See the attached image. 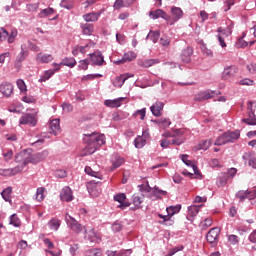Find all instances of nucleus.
<instances>
[{
    "label": "nucleus",
    "mask_w": 256,
    "mask_h": 256,
    "mask_svg": "<svg viewBox=\"0 0 256 256\" xmlns=\"http://www.w3.org/2000/svg\"><path fill=\"white\" fill-rule=\"evenodd\" d=\"M84 155H93L102 145H105V136L103 134L91 133L84 135Z\"/></svg>",
    "instance_id": "nucleus-1"
},
{
    "label": "nucleus",
    "mask_w": 256,
    "mask_h": 256,
    "mask_svg": "<svg viewBox=\"0 0 256 256\" xmlns=\"http://www.w3.org/2000/svg\"><path fill=\"white\" fill-rule=\"evenodd\" d=\"M19 32L17 29H11L10 32L5 28H0V41H7V43H15V39H17V35Z\"/></svg>",
    "instance_id": "nucleus-2"
},
{
    "label": "nucleus",
    "mask_w": 256,
    "mask_h": 256,
    "mask_svg": "<svg viewBox=\"0 0 256 256\" xmlns=\"http://www.w3.org/2000/svg\"><path fill=\"white\" fill-rule=\"evenodd\" d=\"M16 163H22V167H27L29 163H33V156H31V151L23 150L16 154L15 156Z\"/></svg>",
    "instance_id": "nucleus-3"
},
{
    "label": "nucleus",
    "mask_w": 256,
    "mask_h": 256,
    "mask_svg": "<svg viewBox=\"0 0 256 256\" xmlns=\"http://www.w3.org/2000/svg\"><path fill=\"white\" fill-rule=\"evenodd\" d=\"M221 234V229L218 227L212 228L206 235V241L212 246L217 247V243H219V235Z\"/></svg>",
    "instance_id": "nucleus-4"
},
{
    "label": "nucleus",
    "mask_w": 256,
    "mask_h": 256,
    "mask_svg": "<svg viewBox=\"0 0 256 256\" xmlns=\"http://www.w3.org/2000/svg\"><path fill=\"white\" fill-rule=\"evenodd\" d=\"M65 221L69 229H71V231H74V233H81V231H83V225H81V223H78V221H76V219L73 218L71 215L66 214Z\"/></svg>",
    "instance_id": "nucleus-5"
},
{
    "label": "nucleus",
    "mask_w": 256,
    "mask_h": 256,
    "mask_svg": "<svg viewBox=\"0 0 256 256\" xmlns=\"http://www.w3.org/2000/svg\"><path fill=\"white\" fill-rule=\"evenodd\" d=\"M20 49L21 51L16 57V63H15L16 68L21 67V63L25 61L27 57H29V48H27V43L21 44Z\"/></svg>",
    "instance_id": "nucleus-6"
},
{
    "label": "nucleus",
    "mask_w": 256,
    "mask_h": 256,
    "mask_svg": "<svg viewBox=\"0 0 256 256\" xmlns=\"http://www.w3.org/2000/svg\"><path fill=\"white\" fill-rule=\"evenodd\" d=\"M239 69L235 65L226 66L222 72V80L229 81V79H233L235 75H237Z\"/></svg>",
    "instance_id": "nucleus-7"
},
{
    "label": "nucleus",
    "mask_w": 256,
    "mask_h": 256,
    "mask_svg": "<svg viewBox=\"0 0 256 256\" xmlns=\"http://www.w3.org/2000/svg\"><path fill=\"white\" fill-rule=\"evenodd\" d=\"M20 125H28L29 127H36L37 117L34 114H24L19 119Z\"/></svg>",
    "instance_id": "nucleus-8"
},
{
    "label": "nucleus",
    "mask_w": 256,
    "mask_h": 256,
    "mask_svg": "<svg viewBox=\"0 0 256 256\" xmlns=\"http://www.w3.org/2000/svg\"><path fill=\"white\" fill-rule=\"evenodd\" d=\"M89 55L92 67H102L103 63H105V58L101 51H95Z\"/></svg>",
    "instance_id": "nucleus-9"
},
{
    "label": "nucleus",
    "mask_w": 256,
    "mask_h": 256,
    "mask_svg": "<svg viewBox=\"0 0 256 256\" xmlns=\"http://www.w3.org/2000/svg\"><path fill=\"white\" fill-rule=\"evenodd\" d=\"M217 95V92L214 90L202 91L194 96V101H207L208 99H213Z\"/></svg>",
    "instance_id": "nucleus-10"
},
{
    "label": "nucleus",
    "mask_w": 256,
    "mask_h": 256,
    "mask_svg": "<svg viewBox=\"0 0 256 256\" xmlns=\"http://www.w3.org/2000/svg\"><path fill=\"white\" fill-rule=\"evenodd\" d=\"M114 201H117L119 203V209H127V207L131 206V202L127 201V195L125 193H119L114 195Z\"/></svg>",
    "instance_id": "nucleus-11"
},
{
    "label": "nucleus",
    "mask_w": 256,
    "mask_h": 256,
    "mask_svg": "<svg viewBox=\"0 0 256 256\" xmlns=\"http://www.w3.org/2000/svg\"><path fill=\"white\" fill-rule=\"evenodd\" d=\"M60 199L61 201H65L66 203H71L73 201V190H71V187L65 186L60 191Z\"/></svg>",
    "instance_id": "nucleus-12"
},
{
    "label": "nucleus",
    "mask_w": 256,
    "mask_h": 256,
    "mask_svg": "<svg viewBox=\"0 0 256 256\" xmlns=\"http://www.w3.org/2000/svg\"><path fill=\"white\" fill-rule=\"evenodd\" d=\"M248 118H244L242 121L246 123V125H256V115L255 111H253V103L249 102L248 107Z\"/></svg>",
    "instance_id": "nucleus-13"
},
{
    "label": "nucleus",
    "mask_w": 256,
    "mask_h": 256,
    "mask_svg": "<svg viewBox=\"0 0 256 256\" xmlns=\"http://www.w3.org/2000/svg\"><path fill=\"white\" fill-rule=\"evenodd\" d=\"M202 205H191L188 207L186 218L188 221H195V218L199 214Z\"/></svg>",
    "instance_id": "nucleus-14"
},
{
    "label": "nucleus",
    "mask_w": 256,
    "mask_h": 256,
    "mask_svg": "<svg viewBox=\"0 0 256 256\" xmlns=\"http://www.w3.org/2000/svg\"><path fill=\"white\" fill-rule=\"evenodd\" d=\"M164 107H165V103H163L161 101H156L150 107V111H151L152 115H154V117H161V115H163L162 111H163Z\"/></svg>",
    "instance_id": "nucleus-15"
},
{
    "label": "nucleus",
    "mask_w": 256,
    "mask_h": 256,
    "mask_svg": "<svg viewBox=\"0 0 256 256\" xmlns=\"http://www.w3.org/2000/svg\"><path fill=\"white\" fill-rule=\"evenodd\" d=\"M180 159L183 163L187 165V167H192L194 171V175H198V177H201V172L199 171V168L189 160V155L182 154L180 155Z\"/></svg>",
    "instance_id": "nucleus-16"
},
{
    "label": "nucleus",
    "mask_w": 256,
    "mask_h": 256,
    "mask_svg": "<svg viewBox=\"0 0 256 256\" xmlns=\"http://www.w3.org/2000/svg\"><path fill=\"white\" fill-rule=\"evenodd\" d=\"M111 163H112V166H111L110 170L115 171V169H119V167L125 163V158H123L117 154H114L111 157Z\"/></svg>",
    "instance_id": "nucleus-17"
},
{
    "label": "nucleus",
    "mask_w": 256,
    "mask_h": 256,
    "mask_svg": "<svg viewBox=\"0 0 256 256\" xmlns=\"http://www.w3.org/2000/svg\"><path fill=\"white\" fill-rule=\"evenodd\" d=\"M0 92L4 97H11L13 95V84L4 82L0 85Z\"/></svg>",
    "instance_id": "nucleus-18"
},
{
    "label": "nucleus",
    "mask_w": 256,
    "mask_h": 256,
    "mask_svg": "<svg viewBox=\"0 0 256 256\" xmlns=\"http://www.w3.org/2000/svg\"><path fill=\"white\" fill-rule=\"evenodd\" d=\"M149 17L154 20L159 19V17H161V19H164L165 21H169V15H167V13H165V11H163L162 9L150 11Z\"/></svg>",
    "instance_id": "nucleus-19"
},
{
    "label": "nucleus",
    "mask_w": 256,
    "mask_h": 256,
    "mask_svg": "<svg viewBox=\"0 0 256 256\" xmlns=\"http://www.w3.org/2000/svg\"><path fill=\"white\" fill-rule=\"evenodd\" d=\"M47 157H49V151L47 150L36 153L34 156H32V164L37 165V163H41V161H45Z\"/></svg>",
    "instance_id": "nucleus-20"
},
{
    "label": "nucleus",
    "mask_w": 256,
    "mask_h": 256,
    "mask_svg": "<svg viewBox=\"0 0 256 256\" xmlns=\"http://www.w3.org/2000/svg\"><path fill=\"white\" fill-rule=\"evenodd\" d=\"M123 101H125V98L119 97L113 100H105L104 105L106 107H110L111 109H115L117 107H121V103H123Z\"/></svg>",
    "instance_id": "nucleus-21"
},
{
    "label": "nucleus",
    "mask_w": 256,
    "mask_h": 256,
    "mask_svg": "<svg viewBox=\"0 0 256 256\" xmlns=\"http://www.w3.org/2000/svg\"><path fill=\"white\" fill-rule=\"evenodd\" d=\"M99 17H101V12H90L83 15L86 23H95V21H99Z\"/></svg>",
    "instance_id": "nucleus-22"
},
{
    "label": "nucleus",
    "mask_w": 256,
    "mask_h": 256,
    "mask_svg": "<svg viewBox=\"0 0 256 256\" xmlns=\"http://www.w3.org/2000/svg\"><path fill=\"white\" fill-rule=\"evenodd\" d=\"M137 57V54H135V52L133 51H129L124 53L122 59H119L116 61V65H123V63L127 62V61H133V59H135Z\"/></svg>",
    "instance_id": "nucleus-23"
},
{
    "label": "nucleus",
    "mask_w": 256,
    "mask_h": 256,
    "mask_svg": "<svg viewBox=\"0 0 256 256\" xmlns=\"http://www.w3.org/2000/svg\"><path fill=\"white\" fill-rule=\"evenodd\" d=\"M191 55H193V48H185L181 53V59L183 63H191Z\"/></svg>",
    "instance_id": "nucleus-24"
},
{
    "label": "nucleus",
    "mask_w": 256,
    "mask_h": 256,
    "mask_svg": "<svg viewBox=\"0 0 256 256\" xmlns=\"http://www.w3.org/2000/svg\"><path fill=\"white\" fill-rule=\"evenodd\" d=\"M226 137L228 139V143H235L239 137H241V131L235 130V131H227Z\"/></svg>",
    "instance_id": "nucleus-25"
},
{
    "label": "nucleus",
    "mask_w": 256,
    "mask_h": 256,
    "mask_svg": "<svg viewBox=\"0 0 256 256\" xmlns=\"http://www.w3.org/2000/svg\"><path fill=\"white\" fill-rule=\"evenodd\" d=\"M36 61L38 63H51V61H53V55L38 53L36 56Z\"/></svg>",
    "instance_id": "nucleus-26"
},
{
    "label": "nucleus",
    "mask_w": 256,
    "mask_h": 256,
    "mask_svg": "<svg viewBox=\"0 0 256 256\" xmlns=\"http://www.w3.org/2000/svg\"><path fill=\"white\" fill-rule=\"evenodd\" d=\"M61 129L59 119H54L50 122V133L57 136Z\"/></svg>",
    "instance_id": "nucleus-27"
},
{
    "label": "nucleus",
    "mask_w": 256,
    "mask_h": 256,
    "mask_svg": "<svg viewBox=\"0 0 256 256\" xmlns=\"http://www.w3.org/2000/svg\"><path fill=\"white\" fill-rule=\"evenodd\" d=\"M80 28L82 29L83 35L91 36L93 35V31H95V26L93 24H80Z\"/></svg>",
    "instance_id": "nucleus-28"
},
{
    "label": "nucleus",
    "mask_w": 256,
    "mask_h": 256,
    "mask_svg": "<svg viewBox=\"0 0 256 256\" xmlns=\"http://www.w3.org/2000/svg\"><path fill=\"white\" fill-rule=\"evenodd\" d=\"M159 63H160L159 59H145V60L140 61L138 63V65L140 67L149 68V67H153V65H157Z\"/></svg>",
    "instance_id": "nucleus-29"
},
{
    "label": "nucleus",
    "mask_w": 256,
    "mask_h": 256,
    "mask_svg": "<svg viewBox=\"0 0 256 256\" xmlns=\"http://www.w3.org/2000/svg\"><path fill=\"white\" fill-rule=\"evenodd\" d=\"M251 193L252 192L249 190H240L236 193V197L240 199L241 203H243L245 199H253V197H251Z\"/></svg>",
    "instance_id": "nucleus-30"
},
{
    "label": "nucleus",
    "mask_w": 256,
    "mask_h": 256,
    "mask_svg": "<svg viewBox=\"0 0 256 256\" xmlns=\"http://www.w3.org/2000/svg\"><path fill=\"white\" fill-rule=\"evenodd\" d=\"M86 239H88V241H90V243H100L101 242V237H99L97 235V233H95V230H90L86 235Z\"/></svg>",
    "instance_id": "nucleus-31"
},
{
    "label": "nucleus",
    "mask_w": 256,
    "mask_h": 256,
    "mask_svg": "<svg viewBox=\"0 0 256 256\" xmlns=\"http://www.w3.org/2000/svg\"><path fill=\"white\" fill-rule=\"evenodd\" d=\"M60 65H64L65 67H70V69H73V67L77 65V60H75L73 57H66L62 59Z\"/></svg>",
    "instance_id": "nucleus-32"
},
{
    "label": "nucleus",
    "mask_w": 256,
    "mask_h": 256,
    "mask_svg": "<svg viewBox=\"0 0 256 256\" xmlns=\"http://www.w3.org/2000/svg\"><path fill=\"white\" fill-rule=\"evenodd\" d=\"M48 227H49V229H51L52 231H59V228L61 227V220L56 219V218H52V219L48 222Z\"/></svg>",
    "instance_id": "nucleus-33"
},
{
    "label": "nucleus",
    "mask_w": 256,
    "mask_h": 256,
    "mask_svg": "<svg viewBox=\"0 0 256 256\" xmlns=\"http://www.w3.org/2000/svg\"><path fill=\"white\" fill-rule=\"evenodd\" d=\"M13 193V188L11 186L7 187L1 192V196L7 203H11V194Z\"/></svg>",
    "instance_id": "nucleus-34"
},
{
    "label": "nucleus",
    "mask_w": 256,
    "mask_h": 256,
    "mask_svg": "<svg viewBox=\"0 0 256 256\" xmlns=\"http://www.w3.org/2000/svg\"><path fill=\"white\" fill-rule=\"evenodd\" d=\"M138 189L142 193L143 197H151L149 194L151 193V191H153V188H151L149 184L138 185Z\"/></svg>",
    "instance_id": "nucleus-35"
},
{
    "label": "nucleus",
    "mask_w": 256,
    "mask_h": 256,
    "mask_svg": "<svg viewBox=\"0 0 256 256\" xmlns=\"http://www.w3.org/2000/svg\"><path fill=\"white\" fill-rule=\"evenodd\" d=\"M181 211V204H177L176 206H169L166 208L167 215L173 217V215L179 213Z\"/></svg>",
    "instance_id": "nucleus-36"
},
{
    "label": "nucleus",
    "mask_w": 256,
    "mask_h": 256,
    "mask_svg": "<svg viewBox=\"0 0 256 256\" xmlns=\"http://www.w3.org/2000/svg\"><path fill=\"white\" fill-rule=\"evenodd\" d=\"M55 73V70H46L44 74L40 76L39 83H45V81H49L50 77H53V74Z\"/></svg>",
    "instance_id": "nucleus-37"
},
{
    "label": "nucleus",
    "mask_w": 256,
    "mask_h": 256,
    "mask_svg": "<svg viewBox=\"0 0 256 256\" xmlns=\"http://www.w3.org/2000/svg\"><path fill=\"white\" fill-rule=\"evenodd\" d=\"M227 143H229V140L227 139L226 132H224V134H222L216 139L214 145L221 147V145H227Z\"/></svg>",
    "instance_id": "nucleus-38"
},
{
    "label": "nucleus",
    "mask_w": 256,
    "mask_h": 256,
    "mask_svg": "<svg viewBox=\"0 0 256 256\" xmlns=\"http://www.w3.org/2000/svg\"><path fill=\"white\" fill-rule=\"evenodd\" d=\"M134 145H135L136 149H143V147L147 145V139H145L141 136H138L134 140Z\"/></svg>",
    "instance_id": "nucleus-39"
},
{
    "label": "nucleus",
    "mask_w": 256,
    "mask_h": 256,
    "mask_svg": "<svg viewBox=\"0 0 256 256\" xmlns=\"http://www.w3.org/2000/svg\"><path fill=\"white\" fill-rule=\"evenodd\" d=\"M171 13L174 16V21H179V19L183 17V10H181L179 7H173L171 9Z\"/></svg>",
    "instance_id": "nucleus-40"
},
{
    "label": "nucleus",
    "mask_w": 256,
    "mask_h": 256,
    "mask_svg": "<svg viewBox=\"0 0 256 256\" xmlns=\"http://www.w3.org/2000/svg\"><path fill=\"white\" fill-rule=\"evenodd\" d=\"M227 181H229V177L227 174H225V172H222L218 177V186L225 187V185H227Z\"/></svg>",
    "instance_id": "nucleus-41"
},
{
    "label": "nucleus",
    "mask_w": 256,
    "mask_h": 256,
    "mask_svg": "<svg viewBox=\"0 0 256 256\" xmlns=\"http://www.w3.org/2000/svg\"><path fill=\"white\" fill-rule=\"evenodd\" d=\"M132 203H133V205H135L136 209H141V203H143V197H141L137 194H134L132 196Z\"/></svg>",
    "instance_id": "nucleus-42"
},
{
    "label": "nucleus",
    "mask_w": 256,
    "mask_h": 256,
    "mask_svg": "<svg viewBox=\"0 0 256 256\" xmlns=\"http://www.w3.org/2000/svg\"><path fill=\"white\" fill-rule=\"evenodd\" d=\"M222 37H229L231 33H233V28L231 26H228L227 28L223 29L222 27H219L217 30Z\"/></svg>",
    "instance_id": "nucleus-43"
},
{
    "label": "nucleus",
    "mask_w": 256,
    "mask_h": 256,
    "mask_svg": "<svg viewBox=\"0 0 256 256\" xmlns=\"http://www.w3.org/2000/svg\"><path fill=\"white\" fill-rule=\"evenodd\" d=\"M10 225H13V227H21V220L17 214H12L10 216Z\"/></svg>",
    "instance_id": "nucleus-44"
},
{
    "label": "nucleus",
    "mask_w": 256,
    "mask_h": 256,
    "mask_svg": "<svg viewBox=\"0 0 256 256\" xmlns=\"http://www.w3.org/2000/svg\"><path fill=\"white\" fill-rule=\"evenodd\" d=\"M146 39H150V41L157 43V41H159V32L150 30V32L146 36Z\"/></svg>",
    "instance_id": "nucleus-45"
},
{
    "label": "nucleus",
    "mask_w": 256,
    "mask_h": 256,
    "mask_svg": "<svg viewBox=\"0 0 256 256\" xmlns=\"http://www.w3.org/2000/svg\"><path fill=\"white\" fill-rule=\"evenodd\" d=\"M43 193H45V188L43 187L37 188L36 194H35L36 201L41 202L45 199V196L43 195Z\"/></svg>",
    "instance_id": "nucleus-46"
},
{
    "label": "nucleus",
    "mask_w": 256,
    "mask_h": 256,
    "mask_svg": "<svg viewBox=\"0 0 256 256\" xmlns=\"http://www.w3.org/2000/svg\"><path fill=\"white\" fill-rule=\"evenodd\" d=\"M158 217L160 219H163V221H159L160 225H165V223H169V225H173V220H171V217L169 214L163 215V214H158Z\"/></svg>",
    "instance_id": "nucleus-47"
},
{
    "label": "nucleus",
    "mask_w": 256,
    "mask_h": 256,
    "mask_svg": "<svg viewBox=\"0 0 256 256\" xmlns=\"http://www.w3.org/2000/svg\"><path fill=\"white\" fill-rule=\"evenodd\" d=\"M113 85L114 87H118V88H121L123 87V85H125V79L123 78L122 75L116 77L113 81Z\"/></svg>",
    "instance_id": "nucleus-48"
},
{
    "label": "nucleus",
    "mask_w": 256,
    "mask_h": 256,
    "mask_svg": "<svg viewBox=\"0 0 256 256\" xmlns=\"http://www.w3.org/2000/svg\"><path fill=\"white\" fill-rule=\"evenodd\" d=\"M27 49L30 51H34V53H39V51H41V48L39 46H37V44L31 42L30 40L27 41Z\"/></svg>",
    "instance_id": "nucleus-49"
},
{
    "label": "nucleus",
    "mask_w": 256,
    "mask_h": 256,
    "mask_svg": "<svg viewBox=\"0 0 256 256\" xmlns=\"http://www.w3.org/2000/svg\"><path fill=\"white\" fill-rule=\"evenodd\" d=\"M86 256H101V249L91 248L85 252Z\"/></svg>",
    "instance_id": "nucleus-50"
},
{
    "label": "nucleus",
    "mask_w": 256,
    "mask_h": 256,
    "mask_svg": "<svg viewBox=\"0 0 256 256\" xmlns=\"http://www.w3.org/2000/svg\"><path fill=\"white\" fill-rule=\"evenodd\" d=\"M84 171L87 175H90V177H95L96 179H99V172L93 171L90 166H86Z\"/></svg>",
    "instance_id": "nucleus-51"
},
{
    "label": "nucleus",
    "mask_w": 256,
    "mask_h": 256,
    "mask_svg": "<svg viewBox=\"0 0 256 256\" xmlns=\"http://www.w3.org/2000/svg\"><path fill=\"white\" fill-rule=\"evenodd\" d=\"M137 115H140V119L141 121H143L147 115V108H142L140 110H136L134 113H133V116L134 117H137Z\"/></svg>",
    "instance_id": "nucleus-52"
},
{
    "label": "nucleus",
    "mask_w": 256,
    "mask_h": 256,
    "mask_svg": "<svg viewBox=\"0 0 256 256\" xmlns=\"http://www.w3.org/2000/svg\"><path fill=\"white\" fill-rule=\"evenodd\" d=\"M171 125V120L168 118H160V129H167Z\"/></svg>",
    "instance_id": "nucleus-53"
},
{
    "label": "nucleus",
    "mask_w": 256,
    "mask_h": 256,
    "mask_svg": "<svg viewBox=\"0 0 256 256\" xmlns=\"http://www.w3.org/2000/svg\"><path fill=\"white\" fill-rule=\"evenodd\" d=\"M160 45H162V47L167 49V47H169V45H171V38L168 37V36L161 37L160 38Z\"/></svg>",
    "instance_id": "nucleus-54"
},
{
    "label": "nucleus",
    "mask_w": 256,
    "mask_h": 256,
    "mask_svg": "<svg viewBox=\"0 0 256 256\" xmlns=\"http://www.w3.org/2000/svg\"><path fill=\"white\" fill-rule=\"evenodd\" d=\"M60 7L70 10L73 7V0H62L60 2Z\"/></svg>",
    "instance_id": "nucleus-55"
},
{
    "label": "nucleus",
    "mask_w": 256,
    "mask_h": 256,
    "mask_svg": "<svg viewBox=\"0 0 256 256\" xmlns=\"http://www.w3.org/2000/svg\"><path fill=\"white\" fill-rule=\"evenodd\" d=\"M78 69L87 71V69H89V60L88 59L80 60Z\"/></svg>",
    "instance_id": "nucleus-56"
},
{
    "label": "nucleus",
    "mask_w": 256,
    "mask_h": 256,
    "mask_svg": "<svg viewBox=\"0 0 256 256\" xmlns=\"http://www.w3.org/2000/svg\"><path fill=\"white\" fill-rule=\"evenodd\" d=\"M16 85L21 93H25L27 91V85H25V81H23V79L17 80Z\"/></svg>",
    "instance_id": "nucleus-57"
},
{
    "label": "nucleus",
    "mask_w": 256,
    "mask_h": 256,
    "mask_svg": "<svg viewBox=\"0 0 256 256\" xmlns=\"http://www.w3.org/2000/svg\"><path fill=\"white\" fill-rule=\"evenodd\" d=\"M2 155L4 157V161L8 163V161H11L13 159V150H4Z\"/></svg>",
    "instance_id": "nucleus-58"
},
{
    "label": "nucleus",
    "mask_w": 256,
    "mask_h": 256,
    "mask_svg": "<svg viewBox=\"0 0 256 256\" xmlns=\"http://www.w3.org/2000/svg\"><path fill=\"white\" fill-rule=\"evenodd\" d=\"M173 139L171 140V145H183L185 143V138L184 137H172Z\"/></svg>",
    "instance_id": "nucleus-59"
},
{
    "label": "nucleus",
    "mask_w": 256,
    "mask_h": 256,
    "mask_svg": "<svg viewBox=\"0 0 256 256\" xmlns=\"http://www.w3.org/2000/svg\"><path fill=\"white\" fill-rule=\"evenodd\" d=\"M24 167L21 165L15 166L14 168H10V175L13 177L14 175H17L23 171Z\"/></svg>",
    "instance_id": "nucleus-60"
},
{
    "label": "nucleus",
    "mask_w": 256,
    "mask_h": 256,
    "mask_svg": "<svg viewBox=\"0 0 256 256\" xmlns=\"http://www.w3.org/2000/svg\"><path fill=\"white\" fill-rule=\"evenodd\" d=\"M209 147H211V140H204L199 144V149H202L203 151H207Z\"/></svg>",
    "instance_id": "nucleus-61"
},
{
    "label": "nucleus",
    "mask_w": 256,
    "mask_h": 256,
    "mask_svg": "<svg viewBox=\"0 0 256 256\" xmlns=\"http://www.w3.org/2000/svg\"><path fill=\"white\" fill-rule=\"evenodd\" d=\"M225 175L228 179H233V177L237 175V168H229L227 172H225Z\"/></svg>",
    "instance_id": "nucleus-62"
},
{
    "label": "nucleus",
    "mask_w": 256,
    "mask_h": 256,
    "mask_svg": "<svg viewBox=\"0 0 256 256\" xmlns=\"http://www.w3.org/2000/svg\"><path fill=\"white\" fill-rule=\"evenodd\" d=\"M55 177H57V179H65V177H67V171L61 169L56 170Z\"/></svg>",
    "instance_id": "nucleus-63"
},
{
    "label": "nucleus",
    "mask_w": 256,
    "mask_h": 256,
    "mask_svg": "<svg viewBox=\"0 0 256 256\" xmlns=\"http://www.w3.org/2000/svg\"><path fill=\"white\" fill-rule=\"evenodd\" d=\"M133 253L132 249L120 250L118 256H129Z\"/></svg>",
    "instance_id": "nucleus-64"
}]
</instances>
